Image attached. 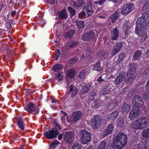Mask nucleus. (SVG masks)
<instances>
[{
    "label": "nucleus",
    "instance_id": "nucleus-19",
    "mask_svg": "<svg viewBox=\"0 0 149 149\" xmlns=\"http://www.w3.org/2000/svg\"><path fill=\"white\" fill-rule=\"evenodd\" d=\"M130 109V106L128 104L125 103L123 104L121 107L120 111L124 114L127 113Z\"/></svg>",
    "mask_w": 149,
    "mask_h": 149
},
{
    "label": "nucleus",
    "instance_id": "nucleus-16",
    "mask_svg": "<svg viewBox=\"0 0 149 149\" xmlns=\"http://www.w3.org/2000/svg\"><path fill=\"white\" fill-rule=\"evenodd\" d=\"M140 113V110L138 108L134 109L130 113L129 118L131 120H134L136 118Z\"/></svg>",
    "mask_w": 149,
    "mask_h": 149
},
{
    "label": "nucleus",
    "instance_id": "nucleus-20",
    "mask_svg": "<svg viewBox=\"0 0 149 149\" xmlns=\"http://www.w3.org/2000/svg\"><path fill=\"white\" fill-rule=\"evenodd\" d=\"M114 126L112 124H110L108 126L106 129V130L104 132V136H105L108 134L111 133L113 130Z\"/></svg>",
    "mask_w": 149,
    "mask_h": 149
},
{
    "label": "nucleus",
    "instance_id": "nucleus-64",
    "mask_svg": "<svg viewBox=\"0 0 149 149\" xmlns=\"http://www.w3.org/2000/svg\"><path fill=\"white\" fill-rule=\"evenodd\" d=\"M94 147L92 145H90L87 149H93Z\"/></svg>",
    "mask_w": 149,
    "mask_h": 149
},
{
    "label": "nucleus",
    "instance_id": "nucleus-9",
    "mask_svg": "<svg viewBox=\"0 0 149 149\" xmlns=\"http://www.w3.org/2000/svg\"><path fill=\"white\" fill-rule=\"evenodd\" d=\"M136 74L127 72L124 78V81L127 84H130L132 83L136 78Z\"/></svg>",
    "mask_w": 149,
    "mask_h": 149
},
{
    "label": "nucleus",
    "instance_id": "nucleus-5",
    "mask_svg": "<svg viewBox=\"0 0 149 149\" xmlns=\"http://www.w3.org/2000/svg\"><path fill=\"white\" fill-rule=\"evenodd\" d=\"M102 119L99 115L95 116L92 120L91 124L93 129H95L99 128L102 124Z\"/></svg>",
    "mask_w": 149,
    "mask_h": 149
},
{
    "label": "nucleus",
    "instance_id": "nucleus-52",
    "mask_svg": "<svg viewBox=\"0 0 149 149\" xmlns=\"http://www.w3.org/2000/svg\"><path fill=\"white\" fill-rule=\"evenodd\" d=\"M125 55L124 53L121 54L119 56L118 58L120 60H122L124 59L125 57Z\"/></svg>",
    "mask_w": 149,
    "mask_h": 149
},
{
    "label": "nucleus",
    "instance_id": "nucleus-36",
    "mask_svg": "<svg viewBox=\"0 0 149 149\" xmlns=\"http://www.w3.org/2000/svg\"><path fill=\"white\" fill-rule=\"evenodd\" d=\"M142 134L143 137L147 138L149 137V129H147L143 131Z\"/></svg>",
    "mask_w": 149,
    "mask_h": 149
},
{
    "label": "nucleus",
    "instance_id": "nucleus-39",
    "mask_svg": "<svg viewBox=\"0 0 149 149\" xmlns=\"http://www.w3.org/2000/svg\"><path fill=\"white\" fill-rule=\"evenodd\" d=\"M75 33L74 30L73 29H71L66 34V35L69 38H72Z\"/></svg>",
    "mask_w": 149,
    "mask_h": 149
},
{
    "label": "nucleus",
    "instance_id": "nucleus-1",
    "mask_svg": "<svg viewBox=\"0 0 149 149\" xmlns=\"http://www.w3.org/2000/svg\"><path fill=\"white\" fill-rule=\"evenodd\" d=\"M138 25L135 28V32L139 36L140 40L143 42L147 38V35L145 29L146 26H149V10L143 13L142 16L137 20V24Z\"/></svg>",
    "mask_w": 149,
    "mask_h": 149
},
{
    "label": "nucleus",
    "instance_id": "nucleus-49",
    "mask_svg": "<svg viewBox=\"0 0 149 149\" xmlns=\"http://www.w3.org/2000/svg\"><path fill=\"white\" fill-rule=\"evenodd\" d=\"M53 125H54V126L56 127V129L57 130H61V128L60 127V126L59 124L57 123V122H54L53 123Z\"/></svg>",
    "mask_w": 149,
    "mask_h": 149
},
{
    "label": "nucleus",
    "instance_id": "nucleus-53",
    "mask_svg": "<svg viewBox=\"0 0 149 149\" xmlns=\"http://www.w3.org/2000/svg\"><path fill=\"white\" fill-rule=\"evenodd\" d=\"M149 7V3H146L143 6V9L145 10L148 8Z\"/></svg>",
    "mask_w": 149,
    "mask_h": 149
},
{
    "label": "nucleus",
    "instance_id": "nucleus-13",
    "mask_svg": "<svg viewBox=\"0 0 149 149\" xmlns=\"http://www.w3.org/2000/svg\"><path fill=\"white\" fill-rule=\"evenodd\" d=\"M95 37V33L92 31H90L85 33L83 36L82 40L84 41H88L93 39Z\"/></svg>",
    "mask_w": 149,
    "mask_h": 149
},
{
    "label": "nucleus",
    "instance_id": "nucleus-28",
    "mask_svg": "<svg viewBox=\"0 0 149 149\" xmlns=\"http://www.w3.org/2000/svg\"><path fill=\"white\" fill-rule=\"evenodd\" d=\"M109 54L108 52L106 51H102L100 52L99 55L100 57L102 59H106L107 58Z\"/></svg>",
    "mask_w": 149,
    "mask_h": 149
},
{
    "label": "nucleus",
    "instance_id": "nucleus-42",
    "mask_svg": "<svg viewBox=\"0 0 149 149\" xmlns=\"http://www.w3.org/2000/svg\"><path fill=\"white\" fill-rule=\"evenodd\" d=\"M138 149H147L146 145L143 143L141 142L137 145Z\"/></svg>",
    "mask_w": 149,
    "mask_h": 149
},
{
    "label": "nucleus",
    "instance_id": "nucleus-40",
    "mask_svg": "<svg viewBox=\"0 0 149 149\" xmlns=\"http://www.w3.org/2000/svg\"><path fill=\"white\" fill-rule=\"evenodd\" d=\"M62 67V65L61 64H57L54 66L53 69L54 71H58L60 70L61 69Z\"/></svg>",
    "mask_w": 149,
    "mask_h": 149
},
{
    "label": "nucleus",
    "instance_id": "nucleus-38",
    "mask_svg": "<svg viewBox=\"0 0 149 149\" xmlns=\"http://www.w3.org/2000/svg\"><path fill=\"white\" fill-rule=\"evenodd\" d=\"M107 142L105 141H103L101 142L98 148L100 149H105L107 147Z\"/></svg>",
    "mask_w": 149,
    "mask_h": 149
},
{
    "label": "nucleus",
    "instance_id": "nucleus-34",
    "mask_svg": "<svg viewBox=\"0 0 149 149\" xmlns=\"http://www.w3.org/2000/svg\"><path fill=\"white\" fill-rule=\"evenodd\" d=\"M123 30L124 31L125 33L126 36H127L130 32L129 27L128 26L127 24H125L123 26Z\"/></svg>",
    "mask_w": 149,
    "mask_h": 149
},
{
    "label": "nucleus",
    "instance_id": "nucleus-10",
    "mask_svg": "<svg viewBox=\"0 0 149 149\" xmlns=\"http://www.w3.org/2000/svg\"><path fill=\"white\" fill-rule=\"evenodd\" d=\"M63 137L66 143L70 144L73 141V135L72 132H65L64 134Z\"/></svg>",
    "mask_w": 149,
    "mask_h": 149
},
{
    "label": "nucleus",
    "instance_id": "nucleus-12",
    "mask_svg": "<svg viewBox=\"0 0 149 149\" xmlns=\"http://www.w3.org/2000/svg\"><path fill=\"white\" fill-rule=\"evenodd\" d=\"M122 45L121 43H117L113 48L110 50L111 54L114 56L119 52L121 49Z\"/></svg>",
    "mask_w": 149,
    "mask_h": 149
},
{
    "label": "nucleus",
    "instance_id": "nucleus-24",
    "mask_svg": "<svg viewBox=\"0 0 149 149\" xmlns=\"http://www.w3.org/2000/svg\"><path fill=\"white\" fill-rule=\"evenodd\" d=\"M118 114V111H115L111 113L109 115L108 119H115L117 117Z\"/></svg>",
    "mask_w": 149,
    "mask_h": 149
},
{
    "label": "nucleus",
    "instance_id": "nucleus-4",
    "mask_svg": "<svg viewBox=\"0 0 149 149\" xmlns=\"http://www.w3.org/2000/svg\"><path fill=\"white\" fill-rule=\"evenodd\" d=\"M81 142L83 144L87 143L91 140V134L85 130H81L80 134Z\"/></svg>",
    "mask_w": 149,
    "mask_h": 149
},
{
    "label": "nucleus",
    "instance_id": "nucleus-23",
    "mask_svg": "<svg viewBox=\"0 0 149 149\" xmlns=\"http://www.w3.org/2000/svg\"><path fill=\"white\" fill-rule=\"evenodd\" d=\"M75 72V70L74 69L72 68L68 70L67 72V76L70 79H74Z\"/></svg>",
    "mask_w": 149,
    "mask_h": 149
},
{
    "label": "nucleus",
    "instance_id": "nucleus-18",
    "mask_svg": "<svg viewBox=\"0 0 149 149\" xmlns=\"http://www.w3.org/2000/svg\"><path fill=\"white\" fill-rule=\"evenodd\" d=\"M70 91L69 93H71V97H73L76 95L78 92V89L75 87V86L73 85H71L69 86Z\"/></svg>",
    "mask_w": 149,
    "mask_h": 149
},
{
    "label": "nucleus",
    "instance_id": "nucleus-14",
    "mask_svg": "<svg viewBox=\"0 0 149 149\" xmlns=\"http://www.w3.org/2000/svg\"><path fill=\"white\" fill-rule=\"evenodd\" d=\"M92 6V2H90L89 4L85 5L83 9V10L86 12L88 15V17L91 15L93 14Z\"/></svg>",
    "mask_w": 149,
    "mask_h": 149
},
{
    "label": "nucleus",
    "instance_id": "nucleus-30",
    "mask_svg": "<svg viewBox=\"0 0 149 149\" xmlns=\"http://www.w3.org/2000/svg\"><path fill=\"white\" fill-rule=\"evenodd\" d=\"M17 123L19 127L22 130H24V124L21 119H19L17 120Z\"/></svg>",
    "mask_w": 149,
    "mask_h": 149
},
{
    "label": "nucleus",
    "instance_id": "nucleus-2",
    "mask_svg": "<svg viewBox=\"0 0 149 149\" xmlns=\"http://www.w3.org/2000/svg\"><path fill=\"white\" fill-rule=\"evenodd\" d=\"M127 136L123 132H120L116 135L113 140V146L114 149H122L127 142Z\"/></svg>",
    "mask_w": 149,
    "mask_h": 149
},
{
    "label": "nucleus",
    "instance_id": "nucleus-17",
    "mask_svg": "<svg viewBox=\"0 0 149 149\" xmlns=\"http://www.w3.org/2000/svg\"><path fill=\"white\" fill-rule=\"evenodd\" d=\"M81 113L80 111H76L74 112L72 114V116L71 117V120L72 122H76L81 117Z\"/></svg>",
    "mask_w": 149,
    "mask_h": 149
},
{
    "label": "nucleus",
    "instance_id": "nucleus-63",
    "mask_svg": "<svg viewBox=\"0 0 149 149\" xmlns=\"http://www.w3.org/2000/svg\"><path fill=\"white\" fill-rule=\"evenodd\" d=\"M94 97H93L91 95H90L89 96V98L91 100H93L94 98Z\"/></svg>",
    "mask_w": 149,
    "mask_h": 149
},
{
    "label": "nucleus",
    "instance_id": "nucleus-59",
    "mask_svg": "<svg viewBox=\"0 0 149 149\" xmlns=\"http://www.w3.org/2000/svg\"><path fill=\"white\" fill-rule=\"evenodd\" d=\"M52 144H54V145H55L56 146L58 145L59 143L58 141H53L52 143Z\"/></svg>",
    "mask_w": 149,
    "mask_h": 149
},
{
    "label": "nucleus",
    "instance_id": "nucleus-57",
    "mask_svg": "<svg viewBox=\"0 0 149 149\" xmlns=\"http://www.w3.org/2000/svg\"><path fill=\"white\" fill-rule=\"evenodd\" d=\"M67 116V114L66 113H65L64 114V116H62L61 117V120L62 121H63L65 120V118H64L65 117Z\"/></svg>",
    "mask_w": 149,
    "mask_h": 149
},
{
    "label": "nucleus",
    "instance_id": "nucleus-50",
    "mask_svg": "<svg viewBox=\"0 0 149 149\" xmlns=\"http://www.w3.org/2000/svg\"><path fill=\"white\" fill-rule=\"evenodd\" d=\"M81 146L78 143L74 144L72 147V149H77L78 147H80Z\"/></svg>",
    "mask_w": 149,
    "mask_h": 149
},
{
    "label": "nucleus",
    "instance_id": "nucleus-27",
    "mask_svg": "<svg viewBox=\"0 0 149 149\" xmlns=\"http://www.w3.org/2000/svg\"><path fill=\"white\" fill-rule=\"evenodd\" d=\"M142 54L141 51L138 50L136 51L134 53L132 58V60L133 61L139 59Z\"/></svg>",
    "mask_w": 149,
    "mask_h": 149
},
{
    "label": "nucleus",
    "instance_id": "nucleus-61",
    "mask_svg": "<svg viewBox=\"0 0 149 149\" xmlns=\"http://www.w3.org/2000/svg\"><path fill=\"white\" fill-rule=\"evenodd\" d=\"M63 135L62 134H60L58 136V139L59 140H60L63 137Z\"/></svg>",
    "mask_w": 149,
    "mask_h": 149
},
{
    "label": "nucleus",
    "instance_id": "nucleus-47",
    "mask_svg": "<svg viewBox=\"0 0 149 149\" xmlns=\"http://www.w3.org/2000/svg\"><path fill=\"white\" fill-rule=\"evenodd\" d=\"M70 47L74 48L77 46L78 42L77 41H73L70 42Z\"/></svg>",
    "mask_w": 149,
    "mask_h": 149
},
{
    "label": "nucleus",
    "instance_id": "nucleus-8",
    "mask_svg": "<svg viewBox=\"0 0 149 149\" xmlns=\"http://www.w3.org/2000/svg\"><path fill=\"white\" fill-rule=\"evenodd\" d=\"M134 5L133 3H129L125 5L122 8L121 13L126 15L129 13L133 8Z\"/></svg>",
    "mask_w": 149,
    "mask_h": 149
},
{
    "label": "nucleus",
    "instance_id": "nucleus-26",
    "mask_svg": "<svg viewBox=\"0 0 149 149\" xmlns=\"http://www.w3.org/2000/svg\"><path fill=\"white\" fill-rule=\"evenodd\" d=\"M58 14L60 19H65L68 16V14L65 10H63L59 12Z\"/></svg>",
    "mask_w": 149,
    "mask_h": 149
},
{
    "label": "nucleus",
    "instance_id": "nucleus-15",
    "mask_svg": "<svg viewBox=\"0 0 149 149\" xmlns=\"http://www.w3.org/2000/svg\"><path fill=\"white\" fill-rule=\"evenodd\" d=\"M111 39L112 40H116L119 37V31L118 28H116L111 31Z\"/></svg>",
    "mask_w": 149,
    "mask_h": 149
},
{
    "label": "nucleus",
    "instance_id": "nucleus-41",
    "mask_svg": "<svg viewBox=\"0 0 149 149\" xmlns=\"http://www.w3.org/2000/svg\"><path fill=\"white\" fill-rule=\"evenodd\" d=\"M78 17L80 19H83L86 17V13L85 11H82L78 14Z\"/></svg>",
    "mask_w": 149,
    "mask_h": 149
},
{
    "label": "nucleus",
    "instance_id": "nucleus-62",
    "mask_svg": "<svg viewBox=\"0 0 149 149\" xmlns=\"http://www.w3.org/2000/svg\"><path fill=\"white\" fill-rule=\"evenodd\" d=\"M16 13V11H13L11 13V15L12 16H14L15 15Z\"/></svg>",
    "mask_w": 149,
    "mask_h": 149
},
{
    "label": "nucleus",
    "instance_id": "nucleus-35",
    "mask_svg": "<svg viewBox=\"0 0 149 149\" xmlns=\"http://www.w3.org/2000/svg\"><path fill=\"white\" fill-rule=\"evenodd\" d=\"M86 73L84 70H82L80 72L78 77L81 80H83L86 76Z\"/></svg>",
    "mask_w": 149,
    "mask_h": 149
},
{
    "label": "nucleus",
    "instance_id": "nucleus-3",
    "mask_svg": "<svg viewBox=\"0 0 149 149\" xmlns=\"http://www.w3.org/2000/svg\"><path fill=\"white\" fill-rule=\"evenodd\" d=\"M148 123L149 120L147 118L145 117H140L133 122L132 127L135 129H141L146 127Z\"/></svg>",
    "mask_w": 149,
    "mask_h": 149
},
{
    "label": "nucleus",
    "instance_id": "nucleus-32",
    "mask_svg": "<svg viewBox=\"0 0 149 149\" xmlns=\"http://www.w3.org/2000/svg\"><path fill=\"white\" fill-rule=\"evenodd\" d=\"M84 22L81 20L76 21V25L78 29L83 28L84 27Z\"/></svg>",
    "mask_w": 149,
    "mask_h": 149
},
{
    "label": "nucleus",
    "instance_id": "nucleus-31",
    "mask_svg": "<svg viewBox=\"0 0 149 149\" xmlns=\"http://www.w3.org/2000/svg\"><path fill=\"white\" fill-rule=\"evenodd\" d=\"M136 69V68L135 64H130L129 71L127 72L132 73V74H136V73L135 72Z\"/></svg>",
    "mask_w": 149,
    "mask_h": 149
},
{
    "label": "nucleus",
    "instance_id": "nucleus-45",
    "mask_svg": "<svg viewBox=\"0 0 149 149\" xmlns=\"http://www.w3.org/2000/svg\"><path fill=\"white\" fill-rule=\"evenodd\" d=\"M68 12L70 13L71 16H73L75 15V10L72 8L70 6L68 8Z\"/></svg>",
    "mask_w": 149,
    "mask_h": 149
},
{
    "label": "nucleus",
    "instance_id": "nucleus-48",
    "mask_svg": "<svg viewBox=\"0 0 149 149\" xmlns=\"http://www.w3.org/2000/svg\"><path fill=\"white\" fill-rule=\"evenodd\" d=\"M70 4V6L73 7V8H75L76 7H79L77 2H76L74 1H71Z\"/></svg>",
    "mask_w": 149,
    "mask_h": 149
},
{
    "label": "nucleus",
    "instance_id": "nucleus-46",
    "mask_svg": "<svg viewBox=\"0 0 149 149\" xmlns=\"http://www.w3.org/2000/svg\"><path fill=\"white\" fill-rule=\"evenodd\" d=\"M124 123L123 119L122 118H120L118 119L117 121V125L118 126H122L123 125Z\"/></svg>",
    "mask_w": 149,
    "mask_h": 149
},
{
    "label": "nucleus",
    "instance_id": "nucleus-11",
    "mask_svg": "<svg viewBox=\"0 0 149 149\" xmlns=\"http://www.w3.org/2000/svg\"><path fill=\"white\" fill-rule=\"evenodd\" d=\"M28 111L33 114H37L39 112L38 108H36V106L32 103L28 104L27 108Z\"/></svg>",
    "mask_w": 149,
    "mask_h": 149
},
{
    "label": "nucleus",
    "instance_id": "nucleus-51",
    "mask_svg": "<svg viewBox=\"0 0 149 149\" xmlns=\"http://www.w3.org/2000/svg\"><path fill=\"white\" fill-rule=\"evenodd\" d=\"M77 2L79 7L83 6L84 3L83 0H78Z\"/></svg>",
    "mask_w": 149,
    "mask_h": 149
},
{
    "label": "nucleus",
    "instance_id": "nucleus-6",
    "mask_svg": "<svg viewBox=\"0 0 149 149\" xmlns=\"http://www.w3.org/2000/svg\"><path fill=\"white\" fill-rule=\"evenodd\" d=\"M59 133L58 130L55 128H53L52 130L45 132V136L48 139H52L56 136Z\"/></svg>",
    "mask_w": 149,
    "mask_h": 149
},
{
    "label": "nucleus",
    "instance_id": "nucleus-37",
    "mask_svg": "<svg viewBox=\"0 0 149 149\" xmlns=\"http://www.w3.org/2000/svg\"><path fill=\"white\" fill-rule=\"evenodd\" d=\"M118 17V13L117 11H116L113 14L112 17L111 18V22L113 23H115L116 19Z\"/></svg>",
    "mask_w": 149,
    "mask_h": 149
},
{
    "label": "nucleus",
    "instance_id": "nucleus-44",
    "mask_svg": "<svg viewBox=\"0 0 149 149\" xmlns=\"http://www.w3.org/2000/svg\"><path fill=\"white\" fill-rule=\"evenodd\" d=\"M60 54V50L59 49H56L55 52V56L54 57V60H57L58 59Z\"/></svg>",
    "mask_w": 149,
    "mask_h": 149
},
{
    "label": "nucleus",
    "instance_id": "nucleus-33",
    "mask_svg": "<svg viewBox=\"0 0 149 149\" xmlns=\"http://www.w3.org/2000/svg\"><path fill=\"white\" fill-rule=\"evenodd\" d=\"M100 62L97 63L94 66L93 69L97 71L100 72L102 70V68L100 65Z\"/></svg>",
    "mask_w": 149,
    "mask_h": 149
},
{
    "label": "nucleus",
    "instance_id": "nucleus-56",
    "mask_svg": "<svg viewBox=\"0 0 149 149\" xmlns=\"http://www.w3.org/2000/svg\"><path fill=\"white\" fill-rule=\"evenodd\" d=\"M50 2V3L51 4H53L55 3L56 1V0H49Z\"/></svg>",
    "mask_w": 149,
    "mask_h": 149
},
{
    "label": "nucleus",
    "instance_id": "nucleus-60",
    "mask_svg": "<svg viewBox=\"0 0 149 149\" xmlns=\"http://www.w3.org/2000/svg\"><path fill=\"white\" fill-rule=\"evenodd\" d=\"M90 95L95 97V92L94 91H92V92L91 93Z\"/></svg>",
    "mask_w": 149,
    "mask_h": 149
},
{
    "label": "nucleus",
    "instance_id": "nucleus-29",
    "mask_svg": "<svg viewBox=\"0 0 149 149\" xmlns=\"http://www.w3.org/2000/svg\"><path fill=\"white\" fill-rule=\"evenodd\" d=\"M107 0H100V1H95L94 3L97 5H101L103 4ZM118 0H109V1H112L114 3H116Z\"/></svg>",
    "mask_w": 149,
    "mask_h": 149
},
{
    "label": "nucleus",
    "instance_id": "nucleus-22",
    "mask_svg": "<svg viewBox=\"0 0 149 149\" xmlns=\"http://www.w3.org/2000/svg\"><path fill=\"white\" fill-rule=\"evenodd\" d=\"M91 88L90 84H86L82 86V90L81 91V94H85Z\"/></svg>",
    "mask_w": 149,
    "mask_h": 149
},
{
    "label": "nucleus",
    "instance_id": "nucleus-54",
    "mask_svg": "<svg viewBox=\"0 0 149 149\" xmlns=\"http://www.w3.org/2000/svg\"><path fill=\"white\" fill-rule=\"evenodd\" d=\"M103 91V92H102V94L103 95H106L108 94L109 93V91L108 90H107L105 88L104 89Z\"/></svg>",
    "mask_w": 149,
    "mask_h": 149
},
{
    "label": "nucleus",
    "instance_id": "nucleus-7",
    "mask_svg": "<svg viewBox=\"0 0 149 149\" xmlns=\"http://www.w3.org/2000/svg\"><path fill=\"white\" fill-rule=\"evenodd\" d=\"M133 104L138 107H142L144 103L141 97L139 95H137L134 96L132 100Z\"/></svg>",
    "mask_w": 149,
    "mask_h": 149
},
{
    "label": "nucleus",
    "instance_id": "nucleus-21",
    "mask_svg": "<svg viewBox=\"0 0 149 149\" xmlns=\"http://www.w3.org/2000/svg\"><path fill=\"white\" fill-rule=\"evenodd\" d=\"M124 74L123 73H120L117 76L115 80V83L117 84L121 83L123 81V78Z\"/></svg>",
    "mask_w": 149,
    "mask_h": 149
},
{
    "label": "nucleus",
    "instance_id": "nucleus-55",
    "mask_svg": "<svg viewBox=\"0 0 149 149\" xmlns=\"http://www.w3.org/2000/svg\"><path fill=\"white\" fill-rule=\"evenodd\" d=\"M97 81H99V83H102V81H104V79H102V77H100L98 78Z\"/></svg>",
    "mask_w": 149,
    "mask_h": 149
},
{
    "label": "nucleus",
    "instance_id": "nucleus-43",
    "mask_svg": "<svg viewBox=\"0 0 149 149\" xmlns=\"http://www.w3.org/2000/svg\"><path fill=\"white\" fill-rule=\"evenodd\" d=\"M63 75L60 73H58L56 74L55 78L56 80H58V82H59L63 79Z\"/></svg>",
    "mask_w": 149,
    "mask_h": 149
},
{
    "label": "nucleus",
    "instance_id": "nucleus-58",
    "mask_svg": "<svg viewBox=\"0 0 149 149\" xmlns=\"http://www.w3.org/2000/svg\"><path fill=\"white\" fill-rule=\"evenodd\" d=\"M56 147V146L55 145L52 143L50 146V148L51 149H53L55 148Z\"/></svg>",
    "mask_w": 149,
    "mask_h": 149
},
{
    "label": "nucleus",
    "instance_id": "nucleus-25",
    "mask_svg": "<svg viewBox=\"0 0 149 149\" xmlns=\"http://www.w3.org/2000/svg\"><path fill=\"white\" fill-rule=\"evenodd\" d=\"M96 12L98 13L97 15V17H99L102 18H105V12L102 9L99 8L97 9Z\"/></svg>",
    "mask_w": 149,
    "mask_h": 149
}]
</instances>
